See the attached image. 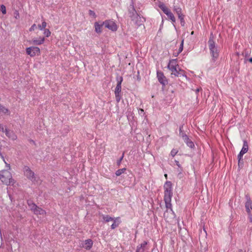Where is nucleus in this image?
<instances>
[{
	"label": "nucleus",
	"mask_w": 252,
	"mask_h": 252,
	"mask_svg": "<svg viewBox=\"0 0 252 252\" xmlns=\"http://www.w3.org/2000/svg\"><path fill=\"white\" fill-rule=\"evenodd\" d=\"M208 46L212 56V61L215 62L218 59L219 55V49L216 45L215 42L211 37L208 41Z\"/></svg>",
	"instance_id": "7ed1b4c3"
},
{
	"label": "nucleus",
	"mask_w": 252,
	"mask_h": 252,
	"mask_svg": "<svg viewBox=\"0 0 252 252\" xmlns=\"http://www.w3.org/2000/svg\"><path fill=\"white\" fill-rule=\"evenodd\" d=\"M124 157V153H123L122 156H121V157L117 161V164L118 166L120 165V164L121 163V162H122V160H123Z\"/></svg>",
	"instance_id": "f704fd0d"
},
{
	"label": "nucleus",
	"mask_w": 252,
	"mask_h": 252,
	"mask_svg": "<svg viewBox=\"0 0 252 252\" xmlns=\"http://www.w3.org/2000/svg\"><path fill=\"white\" fill-rule=\"evenodd\" d=\"M17 211L18 212H20V211L21 212H23V211H25V207H23L22 208H20V210L19 208V207H18V208H17ZM16 210H15V212H16ZM14 215H16V216L17 217H21L22 216V215H21V214H20L19 215H16V212H15Z\"/></svg>",
	"instance_id": "c85d7f7f"
},
{
	"label": "nucleus",
	"mask_w": 252,
	"mask_h": 252,
	"mask_svg": "<svg viewBox=\"0 0 252 252\" xmlns=\"http://www.w3.org/2000/svg\"><path fill=\"white\" fill-rule=\"evenodd\" d=\"M0 10L2 12V14H5L6 12L5 6L2 4L0 5Z\"/></svg>",
	"instance_id": "7c9ffc66"
},
{
	"label": "nucleus",
	"mask_w": 252,
	"mask_h": 252,
	"mask_svg": "<svg viewBox=\"0 0 252 252\" xmlns=\"http://www.w3.org/2000/svg\"><path fill=\"white\" fill-rule=\"evenodd\" d=\"M116 96V99L117 102H119L121 99V96L120 95V94H115Z\"/></svg>",
	"instance_id": "ea45409f"
},
{
	"label": "nucleus",
	"mask_w": 252,
	"mask_h": 252,
	"mask_svg": "<svg viewBox=\"0 0 252 252\" xmlns=\"http://www.w3.org/2000/svg\"><path fill=\"white\" fill-rule=\"evenodd\" d=\"M180 135L182 137L184 140H188V137L183 131H180Z\"/></svg>",
	"instance_id": "cd10ccee"
},
{
	"label": "nucleus",
	"mask_w": 252,
	"mask_h": 252,
	"mask_svg": "<svg viewBox=\"0 0 252 252\" xmlns=\"http://www.w3.org/2000/svg\"><path fill=\"white\" fill-rule=\"evenodd\" d=\"M119 225V221H114V223L111 225V228L114 229L117 227Z\"/></svg>",
	"instance_id": "4c0bfd02"
},
{
	"label": "nucleus",
	"mask_w": 252,
	"mask_h": 252,
	"mask_svg": "<svg viewBox=\"0 0 252 252\" xmlns=\"http://www.w3.org/2000/svg\"><path fill=\"white\" fill-rule=\"evenodd\" d=\"M24 175L32 182H37V178L33 171L28 166H25L23 169Z\"/></svg>",
	"instance_id": "423d86ee"
},
{
	"label": "nucleus",
	"mask_w": 252,
	"mask_h": 252,
	"mask_svg": "<svg viewBox=\"0 0 252 252\" xmlns=\"http://www.w3.org/2000/svg\"><path fill=\"white\" fill-rule=\"evenodd\" d=\"M247 60L249 61L250 63H252V58H249V59H247Z\"/></svg>",
	"instance_id": "49530a36"
},
{
	"label": "nucleus",
	"mask_w": 252,
	"mask_h": 252,
	"mask_svg": "<svg viewBox=\"0 0 252 252\" xmlns=\"http://www.w3.org/2000/svg\"><path fill=\"white\" fill-rule=\"evenodd\" d=\"M193 34V32H191V34Z\"/></svg>",
	"instance_id": "603ef678"
},
{
	"label": "nucleus",
	"mask_w": 252,
	"mask_h": 252,
	"mask_svg": "<svg viewBox=\"0 0 252 252\" xmlns=\"http://www.w3.org/2000/svg\"><path fill=\"white\" fill-rule=\"evenodd\" d=\"M178 153V151L176 149H172L170 153V155L173 157H174Z\"/></svg>",
	"instance_id": "e433bc0d"
},
{
	"label": "nucleus",
	"mask_w": 252,
	"mask_h": 252,
	"mask_svg": "<svg viewBox=\"0 0 252 252\" xmlns=\"http://www.w3.org/2000/svg\"><path fill=\"white\" fill-rule=\"evenodd\" d=\"M28 204L30 209L35 214V215H44L45 214V212L42 209L37 207L34 203H32L31 201H28Z\"/></svg>",
	"instance_id": "39448f33"
},
{
	"label": "nucleus",
	"mask_w": 252,
	"mask_h": 252,
	"mask_svg": "<svg viewBox=\"0 0 252 252\" xmlns=\"http://www.w3.org/2000/svg\"><path fill=\"white\" fill-rule=\"evenodd\" d=\"M167 16L168 17V18L169 19H170L171 21L173 22V23H175V18L174 17V16L173 15V13L171 12H170L167 15Z\"/></svg>",
	"instance_id": "393cba45"
},
{
	"label": "nucleus",
	"mask_w": 252,
	"mask_h": 252,
	"mask_svg": "<svg viewBox=\"0 0 252 252\" xmlns=\"http://www.w3.org/2000/svg\"><path fill=\"white\" fill-rule=\"evenodd\" d=\"M90 13L91 14H93V13L94 14V12L93 11H91V10L90 11Z\"/></svg>",
	"instance_id": "09e8293b"
},
{
	"label": "nucleus",
	"mask_w": 252,
	"mask_h": 252,
	"mask_svg": "<svg viewBox=\"0 0 252 252\" xmlns=\"http://www.w3.org/2000/svg\"><path fill=\"white\" fill-rule=\"evenodd\" d=\"M126 171V168H122V169H120L118 170H117L116 171V175L117 176H120L121 174H122L123 173H124L125 171Z\"/></svg>",
	"instance_id": "4be33fe9"
},
{
	"label": "nucleus",
	"mask_w": 252,
	"mask_h": 252,
	"mask_svg": "<svg viewBox=\"0 0 252 252\" xmlns=\"http://www.w3.org/2000/svg\"><path fill=\"white\" fill-rule=\"evenodd\" d=\"M177 171L178 172V177L181 178L182 177V172L183 169L181 167L180 168H179L177 169Z\"/></svg>",
	"instance_id": "72a5a7b5"
},
{
	"label": "nucleus",
	"mask_w": 252,
	"mask_h": 252,
	"mask_svg": "<svg viewBox=\"0 0 252 252\" xmlns=\"http://www.w3.org/2000/svg\"><path fill=\"white\" fill-rule=\"evenodd\" d=\"M175 162H176V165L179 167V168H180L181 167L180 164L179 163V162L177 160H175Z\"/></svg>",
	"instance_id": "c03bdc74"
},
{
	"label": "nucleus",
	"mask_w": 252,
	"mask_h": 252,
	"mask_svg": "<svg viewBox=\"0 0 252 252\" xmlns=\"http://www.w3.org/2000/svg\"><path fill=\"white\" fill-rule=\"evenodd\" d=\"M167 67L170 71H172L173 70L177 68V67H178V65L177 63V59L170 60Z\"/></svg>",
	"instance_id": "9d476101"
},
{
	"label": "nucleus",
	"mask_w": 252,
	"mask_h": 252,
	"mask_svg": "<svg viewBox=\"0 0 252 252\" xmlns=\"http://www.w3.org/2000/svg\"><path fill=\"white\" fill-rule=\"evenodd\" d=\"M40 49L35 46L30 47L26 48V53L31 57H33L40 54Z\"/></svg>",
	"instance_id": "6e6552de"
},
{
	"label": "nucleus",
	"mask_w": 252,
	"mask_h": 252,
	"mask_svg": "<svg viewBox=\"0 0 252 252\" xmlns=\"http://www.w3.org/2000/svg\"><path fill=\"white\" fill-rule=\"evenodd\" d=\"M202 90L201 88H198L195 90V93L197 95L198 93Z\"/></svg>",
	"instance_id": "37998d69"
},
{
	"label": "nucleus",
	"mask_w": 252,
	"mask_h": 252,
	"mask_svg": "<svg viewBox=\"0 0 252 252\" xmlns=\"http://www.w3.org/2000/svg\"><path fill=\"white\" fill-rule=\"evenodd\" d=\"M144 250L141 247L137 246L136 252H144Z\"/></svg>",
	"instance_id": "58836bf2"
},
{
	"label": "nucleus",
	"mask_w": 252,
	"mask_h": 252,
	"mask_svg": "<svg viewBox=\"0 0 252 252\" xmlns=\"http://www.w3.org/2000/svg\"><path fill=\"white\" fill-rule=\"evenodd\" d=\"M164 176H165V177L166 178H167V174H165V175H164Z\"/></svg>",
	"instance_id": "3c124183"
},
{
	"label": "nucleus",
	"mask_w": 252,
	"mask_h": 252,
	"mask_svg": "<svg viewBox=\"0 0 252 252\" xmlns=\"http://www.w3.org/2000/svg\"><path fill=\"white\" fill-rule=\"evenodd\" d=\"M102 25H103L105 28L112 31H116L117 30L116 24L112 20H106L102 23Z\"/></svg>",
	"instance_id": "0eeeda50"
},
{
	"label": "nucleus",
	"mask_w": 252,
	"mask_h": 252,
	"mask_svg": "<svg viewBox=\"0 0 252 252\" xmlns=\"http://www.w3.org/2000/svg\"><path fill=\"white\" fill-rule=\"evenodd\" d=\"M131 18H132V20L138 26L142 25L143 22L142 18L138 14L135 15V16H132Z\"/></svg>",
	"instance_id": "f8f14e48"
},
{
	"label": "nucleus",
	"mask_w": 252,
	"mask_h": 252,
	"mask_svg": "<svg viewBox=\"0 0 252 252\" xmlns=\"http://www.w3.org/2000/svg\"><path fill=\"white\" fill-rule=\"evenodd\" d=\"M36 28V25L35 24H34L32 26V27H31V28L29 30L30 32H31V31H34Z\"/></svg>",
	"instance_id": "a19ab883"
},
{
	"label": "nucleus",
	"mask_w": 252,
	"mask_h": 252,
	"mask_svg": "<svg viewBox=\"0 0 252 252\" xmlns=\"http://www.w3.org/2000/svg\"><path fill=\"white\" fill-rule=\"evenodd\" d=\"M128 12L130 14V17L135 16L136 14H137L136 10H135L134 6V3L132 1L131 3L130 4L128 8Z\"/></svg>",
	"instance_id": "ddd939ff"
},
{
	"label": "nucleus",
	"mask_w": 252,
	"mask_h": 252,
	"mask_svg": "<svg viewBox=\"0 0 252 252\" xmlns=\"http://www.w3.org/2000/svg\"><path fill=\"white\" fill-rule=\"evenodd\" d=\"M183 126H181L180 127V128H179L180 132V131H182V128H183Z\"/></svg>",
	"instance_id": "de8ad7c7"
},
{
	"label": "nucleus",
	"mask_w": 252,
	"mask_h": 252,
	"mask_svg": "<svg viewBox=\"0 0 252 252\" xmlns=\"http://www.w3.org/2000/svg\"><path fill=\"white\" fill-rule=\"evenodd\" d=\"M47 26V23L45 21H43L42 23V24L41 25H38V28L40 30H43L44 29H45L46 28Z\"/></svg>",
	"instance_id": "bb28decb"
},
{
	"label": "nucleus",
	"mask_w": 252,
	"mask_h": 252,
	"mask_svg": "<svg viewBox=\"0 0 252 252\" xmlns=\"http://www.w3.org/2000/svg\"><path fill=\"white\" fill-rule=\"evenodd\" d=\"M102 24L101 25H99L97 23H95L94 24V27H95V31L97 33H100L101 32V27L102 26Z\"/></svg>",
	"instance_id": "aec40b11"
},
{
	"label": "nucleus",
	"mask_w": 252,
	"mask_h": 252,
	"mask_svg": "<svg viewBox=\"0 0 252 252\" xmlns=\"http://www.w3.org/2000/svg\"><path fill=\"white\" fill-rule=\"evenodd\" d=\"M239 252H246L245 251H243L242 250H240Z\"/></svg>",
	"instance_id": "8fccbe9b"
},
{
	"label": "nucleus",
	"mask_w": 252,
	"mask_h": 252,
	"mask_svg": "<svg viewBox=\"0 0 252 252\" xmlns=\"http://www.w3.org/2000/svg\"><path fill=\"white\" fill-rule=\"evenodd\" d=\"M123 81V77L117 78V84L115 89V94H120L121 92V84Z\"/></svg>",
	"instance_id": "9b49d317"
},
{
	"label": "nucleus",
	"mask_w": 252,
	"mask_h": 252,
	"mask_svg": "<svg viewBox=\"0 0 252 252\" xmlns=\"http://www.w3.org/2000/svg\"><path fill=\"white\" fill-rule=\"evenodd\" d=\"M174 10L177 13V14L178 15V17H179V16L183 15L182 14V9L180 7L175 6Z\"/></svg>",
	"instance_id": "412c9836"
},
{
	"label": "nucleus",
	"mask_w": 252,
	"mask_h": 252,
	"mask_svg": "<svg viewBox=\"0 0 252 252\" xmlns=\"http://www.w3.org/2000/svg\"><path fill=\"white\" fill-rule=\"evenodd\" d=\"M245 154V153H242V151H241L238 155L237 158L238 159V165L239 166L240 165L241 160L242 159L243 156Z\"/></svg>",
	"instance_id": "a878e982"
},
{
	"label": "nucleus",
	"mask_w": 252,
	"mask_h": 252,
	"mask_svg": "<svg viewBox=\"0 0 252 252\" xmlns=\"http://www.w3.org/2000/svg\"><path fill=\"white\" fill-rule=\"evenodd\" d=\"M183 46H184V40L183 39L182 40V42L181 43V44H180V46L179 48V50H178V55L183 50Z\"/></svg>",
	"instance_id": "2f4dec72"
},
{
	"label": "nucleus",
	"mask_w": 252,
	"mask_h": 252,
	"mask_svg": "<svg viewBox=\"0 0 252 252\" xmlns=\"http://www.w3.org/2000/svg\"><path fill=\"white\" fill-rule=\"evenodd\" d=\"M164 200L167 209L172 210L171 198L173 196L172 183L170 181H166L164 185Z\"/></svg>",
	"instance_id": "f257e3e1"
},
{
	"label": "nucleus",
	"mask_w": 252,
	"mask_h": 252,
	"mask_svg": "<svg viewBox=\"0 0 252 252\" xmlns=\"http://www.w3.org/2000/svg\"><path fill=\"white\" fill-rule=\"evenodd\" d=\"M45 41L44 37H40L38 39L37 38H34L32 41V43L35 45H39L40 44H42L43 43V42Z\"/></svg>",
	"instance_id": "4468645a"
},
{
	"label": "nucleus",
	"mask_w": 252,
	"mask_h": 252,
	"mask_svg": "<svg viewBox=\"0 0 252 252\" xmlns=\"http://www.w3.org/2000/svg\"><path fill=\"white\" fill-rule=\"evenodd\" d=\"M157 78L160 83L162 85H165L167 84V81L163 73L161 71L158 70L157 72Z\"/></svg>",
	"instance_id": "1a4fd4ad"
},
{
	"label": "nucleus",
	"mask_w": 252,
	"mask_h": 252,
	"mask_svg": "<svg viewBox=\"0 0 252 252\" xmlns=\"http://www.w3.org/2000/svg\"><path fill=\"white\" fill-rule=\"evenodd\" d=\"M0 131L4 133L6 136L12 140H15L17 137L13 131L10 130L0 123Z\"/></svg>",
	"instance_id": "20e7f679"
},
{
	"label": "nucleus",
	"mask_w": 252,
	"mask_h": 252,
	"mask_svg": "<svg viewBox=\"0 0 252 252\" xmlns=\"http://www.w3.org/2000/svg\"><path fill=\"white\" fill-rule=\"evenodd\" d=\"M184 141L189 147L192 148L194 147V145L193 143L191 140H190L189 137L188 140H185Z\"/></svg>",
	"instance_id": "5701e85b"
},
{
	"label": "nucleus",
	"mask_w": 252,
	"mask_h": 252,
	"mask_svg": "<svg viewBox=\"0 0 252 252\" xmlns=\"http://www.w3.org/2000/svg\"><path fill=\"white\" fill-rule=\"evenodd\" d=\"M7 170H3L0 171V179L6 185H13L15 183L12 179V175L9 171L10 169L6 166Z\"/></svg>",
	"instance_id": "f03ea898"
},
{
	"label": "nucleus",
	"mask_w": 252,
	"mask_h": 252,
	"mask_svg": "<svg viewBox=\"0 0 252 252\" xmlns=\"http://www.w3.org/2000/svg\"><path fill=\"white\" fill-rule=\"evenodd\" d=\"M178 18L180 20L181 26H184L185 24V20L184 19V15H183V16H179V17Z\"/></svg>",
	"instance_id": "c756f323"
},
{
	"label": "nucleus",
	"mask_w": 252,
	"mask_h": 252,
	"mask_svg": "<svg viewBox=\"0 0 252 252\" xmlns=\"http://www.w3.org/2000/svg\"><path fill=\"white\" fill-rule=\"evenodd\" d=\"M147 243L146 242H144L143 243H142L140 246H139V247H141V248H143L144 249V248L146 247V246L147 245Z\"/></svg>",
	"instance_id": "79ce46f5"
},
{
	"label": "nucleus",
	"mask_w": 252,
	"mask_h": 252,
	"mask_svg": "<svg viewBox=\"0 0 252 252\" xmlns=\"http://www.w3.org/2000/svg\"><path fill=\"white\" fill-rule=\"evenodd\" d=\"M159 7L167 15L171 11L163 3H161L159 4Z\"/></svg>",
	"instance_id": "2eb2a0df"
},
{
	"label": "nucleus",
	"mask_w": 252,
	"mask_h": 252,
	"mask_svg": "<svg viewBox=\"0 0 252 252\" xmlns=\"http://www.w3.org/2000/svg\"><path fill=\"white\" fill-rule=\"evenodd\" d=\"M44 34L46 37H49L51 34V32L48 29H45Z\"/></svg>",
	"instance_id": "c9c22d12"
},
{
	"label": "nucleus",
	"mask_w": 252,
	"mask_h": 252,
	"mask_svg": "<svg viewBox=\"0 0 252 252\" xmlns=\"http://www.w3.org/2000/svg\"><path fill=\"white\" fill-rule=\"evenodd\" d=\"M103 220H117V218H113L109 217L108 215L104 216L103 217Z\"/></svg>",
	"instance_id": "b1692460"
},
{
	"label": "nucleus",
	"mask_w": 252,
	"mask_h": 252,
	"mask_svg": "<svg viewBox=\"0 0 252 252\" xmlns=\"http://www.w3.org/2000/svg\"><path fill=\"white\" fill-rule=\"evenodd\" d=\"M9 114L8 110L2 105H0V115Z\"/></svg>",
	"instance_id": "6ab92c4d"
},
{
	"label": "nucleus",
	"mask_w": 252,
	"mask_h": 252,
	"mask_svg": "<svg viewBox=\"0 0 252 252\" xmlns=\"http://www.w3.org/2000/svg\"><path fill=\"white\" fill-rule=\"evenodd\" d=\"M172 72V75H174L175 76H178L179 72L178 71L177 68L171 71Z\"/></svg>",
	"instance_id": "473e14b6"
},
{
	"label": "nucleus",
	"mask_w": 252,
	"mask_h": 252,
	"mask_svg": "<svg viewBox=\"0 0 252 252\" xmlns=\"http://www.w3.org/2000/svg\"><path fill=\"white\" fill-rule=\"evenodd\" d=\"M144 113V110H143V109H140L139 110V113L140 114H141H141H142V113Z\"/></svg>",
	"instance_id": "a18cd8bd"
},
{
	"label": "nucleus",
	"mask_w": 252,
	"mask_h": 252,
	"mask_svg": "<svg viewBox=\"0 0 252 252\" xmlns=\"http://www.w3.org/2000/svg\"><path fill=\"white\" fill-rule=\"evenodd\" d=\"M93 241L91 239H88L85 241V249L90 250L93 246Z\"/></svg>",
	"instance_id": "a211bd4d"
},
{
	"label": "nucleus",
	"mask_w": 252,
	"mask_h": 252,
	"mask_svg": "<svg viewBox=\"0 0 252 252\" xmlns=\"http://www.w3.org/2000/svg\"><path fill=\"white\" fill-rule=\"evenodd\" d=\"M245 207L248 213H249L251 210L252 211V202L250 199L247 200L245 204Z\"/></svg>",
	"instance_id": "dca6fc26"
},
{
	"label": "nucleus",
	"mask_w": 252,
	"mask_h": 252,
	"mask_svg": "<svg viewBox=\"0 0 252 252\" xmlns=\"http://www.w3.org/2000/svg\"><path fill=\"white\" fill-rule=\"evenodd\" d=\"M248 149L249 146L247 141L244 140L243 147L241 151H242V153H245L246 154L248 152Z\"/></svg>",
	"instance_id": "f3484780"
}]
</instances>
